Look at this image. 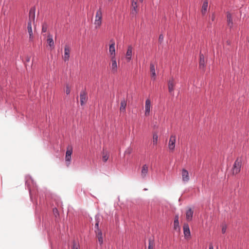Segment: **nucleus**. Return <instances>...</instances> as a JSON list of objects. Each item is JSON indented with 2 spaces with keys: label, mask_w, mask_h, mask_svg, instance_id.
<instances>
[{
  "label": "nucleus",
  "mask_w": 249,
  "mask_h": 249,
  "mask_svg": "<svg viewBox=\"0 0 249 249\" xmlns=\"http://www.w3.org/2000/svg\"><path fill=\"white\" fill-rule=\"evenodd\" d=\"M65 92L67 95L69 94L71 92V88L68 84L66 86Z\"/></svg>",
  "instance_id": "obj_32"
},
{
  "label": "nucleus",
  "mask_w": 249,
  "mask_h": 249,
  "mask_svg": "<svg viewBox=\"0 0 249 249\" xmlns=\"http://www.w3.org/2000/svg\"><path fill=\"white\" fill-rule=\"evenodd\" d=\"M70 48L68 45H65L64 48V60L65 61H68L70 58Z\"/></svg>",
  "instance_id": "obj_14"
},
{
  "label": "nucleus",
  "mask_w": 249,
  "mask_h": 249,
  "mask_svg": "<svg viewBox=\"0 0 249 249\" xmlns=\"http://www.w3.org/2000/svg\"><path fill=\"white\" fill-rule=\"evenodd\" d=\"M182 180L183 182H188L190 180L189 172L185 169H182L181 172Z\"/></svg>",
  "instance_id": "obj_6"
},
{
  "label": "nucleus",
  "mask_w": 249,
  "mask_h": 249,
  "mask_svg": "<svg viewBox=\"0 0 249 249\" xmlns=\"http://www.w3.org/2000/svg\"><path fill=\"white\" fill-rule=\"evenodd\" d=\"M226 230H227V226L226 224H223L222 225V229H221V231L222 232V233H225L226 231Z\"/></svg>",
  "instance_id": "obj_33"
},
{
  "label": "nucleus",
  "mask_w": 249,
  "mask_h": 249,
  "mask_svg": "<svg viewBox=\"0 0 249 249\" xmlns=\"http://www.w3.org/2000/svg\"><path fill=\"white\" fill-rule=\"evenodd\" d=\"M103 14L101 8H100L97 10L95 17L94 24L95 29H99L102 23Z\"/></svg>",
  "instance_id": "obj_1"
},
{
  "label": "nucleus",
  "mask_w": 249,
  "mask_h": 249,
  "mask_svg": "<svg viewBox=\"0 0 249 249\" xmlns=\"http://www.w3.org/2000/svg\"><path fill=\"white\" fill-rule=\"evenodd\" d=\"M159 39L160 41H162V40H163V36L162 35H160Z\"/></svg>",
  "instance_id": "obj_36"
},
{
  "label": "nucleus",
  "mask_w": 249,
  "mask_h": 249,
  "mask_svg": "<svg viewBox=\"0 0 249 249\" xmlns=\"http://www.w3.org/2000/svg\"><path fill=\"white\" fill-rule=\"evenodd\" d=\"M96 237L98 239L99 243L102 245L103 243V233L101 230L98 229V230L95 231Z\"/></svg>",
  "instance_id": "obj_13"
},
{
  "label": "nucleus",
  "mask_w": 249,
  "mask_h": 249,
  "mask_svg": "<svg viewBox=\"0 0 249 249\" xmlns=\"http://www.w3.org/2000/svg\"><path fill=\"white\" fill-rule=\"evenodd\" d=\"M150 73L151 75L152 78H153L154 80L156 78V71L155 67L153 64H150Z\"/></svg>",
  "instance_id": "obj_23"
},
{
  "label": "nucleus",
  "mask_w": 249,
  "mask_h": 249,
  "mask_svg": "<svg viewBox=\"0 0 249 249\" xmlns=\"http://www.w3.org/2000/svg\"><path fill=\"white\" fill-rule=\"evenodd\" d=\"M109 158V153L107 151H104L102 153V160L104 162H106Z\"/></svg>",
  "instance_id": "obj_26"
},
{
  "label": "nucleus",
  "mask_w": 249,
  "mask_h": 249,
  "mask_svg": "<svg viewBox=\"0 0 249 249\" xmlns=\"http://www.w3.org/2000/svg\"><path fill=\"white\" fill-rule=\"evenodd\" d=\"M241 166L242 160L240 159L237 158L235 161L232 169L233 174H237L239 173L240 171Z\"/></svg>",
  "instance_id": "obj_2"
},
{
  "label": "nucleus",
  "mask_w": 249,
  "mask_h": 249,
  "mask_svg": "<svg viewBox=\"0 0 249 249\" xmlns=\"http://www.w3.org/2000/svg\"><path fill=\"white\" fill-rule=\"evenodd\" d=\"M132 11L131 13L133 15H136L137 13V2L134 0L131 1Z\"/></svg>",
  "instance_id": "obj_18"
},
{
  "label": "nucleus",
  "mask_w": 249,
  "mask_h": 249,
  "mask_svg": "<svg viewBox=\"0 0 249 249\" xmlns=\"http://www.w3.org/2000/svg\"><path fill=\"white\" fill-rule=\"evenodd\" d=\"M176 85V82L173 77H171L168 81V89L169 93L173 95H174V91L175 89V87Z\"/></svg>",
  "instance_id": "obj_3"
},
{
  "label": "nucleus",
  "mask_w": 249,
  "mask_h": 249,
  "mask_svg": "<svg viewBox=\"0 0 249 249\" xmlns=\"http://www.w3.org/2000/svg\"><path fill=\"white\" fill-rule=\"evenodd\" d=\"M158 141V135L157 132H154L153 134L152 142L153 145H157Z\"/></svg>",
  "instance_id": "obj_25"
},
{
  "label": "nucleus",
  "mask_w": 249,
  "mask_h": 249,
  "mask_svg": "<svg viewBox=\"0 0 249 249\" xmlns=\"http://www.w3.org/2000/svg\"><path fill=\"white\" fill-rule=\"evenodd\" d=\"M152 108L151 102L149 99H147L145 101V115L148 116L150 115V111Z\"/></svg>",
  "instance_id": "obj_5"
},
{
  "label": "nucleus",
  "mask_w": 249,
  "mask_h": 249,
  "mask_svg": "<svg viewBox=\"0 0 249 249\" xmlns=\"http://www.w3.org/2000/svg\"><path fill=\"white\" fill-rule=\"evenodd\" d=\"M27 32L29 35V41L32 42L34 40V36L33 35L32 23L31 22H28L27 24Z\"/></svg>",
  "instance_id": "obj_12"
},
{
  "label": "nucleus",
  "mask_w": 249,
  "mask_h": 249,
  "mask_svg": "<svg viewBox=\"0 0 249 249\" xmlns=\"http://www.w3.org/2000/svg\"><path fill=\"white\" fill-rule=\"evenodd\" d=\"M143 0H140V1H142Z\"/></svg>",
  "instance_id": "obj_41"
},
{
  "label": "nucleus",
  "mask_w": 249,
  "mask_h": 249,
  "mask_svg": "<svg viewBox=\"0 0 249 249\" xmlns=\"http://www.w3.org/2000/svg\"><path fill=\"white\" fill-rule=\"evenodd\" d=\"M47 42L50 47L54 48V42L53 39V36L50 34L48 35Z\"/></svg>",
  "instance_id": "obj_19"
},
{
  "label": "nucleus",
  "mask_w": 249,
  "mask_h": 249,
  "mask_svg": "<svg viewBox=\"0 0 249 249\" xmlns=\"http://www.w3.org/2000/svg\"><path fill=\"white\" fill-rule=\"evenodd\" d=\"M55 211L56 212H57V209H55H55H53V212H55Z\"/></svg>",
  "instance_id": "obj_39"
},
{
  "label": "nucleus",
  "mask_w": 249,
  "mask_h": 249,
  "mask_svg": "<svg viewBox=\"0 0 249 249\" xmlns=\"http://www.w3.org/2000/svg\"><path fill=\"white\" fill-rule=\"evenodd\" d=\"M99 221L96 219V223L95 225V227L97 228L96 230H98V229H99Z\"/></svg>",
  "instance_id": "obj_35"
},
{
  "label": "nucleus",
  "mask_w": 249,
  "mask_h": 249,
  "mask_svg": "<svg viewBox=\"0 0 249 249\" xmlns=\"http://www.w3.org/2000/svg\"><path fill=\"white\" fill-rule=\"evenodd\" d=\"M132 53V47L129 45L127 49V51L125 54V57L127 61H129L131 59Z\"/></svg>",
  "instance_id": "obj_16"
},
{
  "label": "nucleus",
  "mask_w": 249,
  "mask_h": 249,
  "mask_svg": "<svg viewBox=\"0 0 249 249\" xmlns=\"http://www.w3.org/2000/svg\"><path fill=\"white\" fill-rule=\"evenodd\" d=\"M35 8L34 7H32L29 12V21L28 22H31V23H34L35 20Z\"/></svg>",
  "instance_id": "obj_8"
},
{
  "label": "nucleus",
  "mask_w": 249,
  "mask_h": 249,
  "mask_svg": "<svg viewBox=\"0 0 249 249\" xmlns=\"http://www.w3.org/2000/svg\"><path fill=\"white\" fill-rule=\"evenodd\" d=\"M208 5V0H204L202 6L201 13L203 15H205L207 11Z\"/></svg>",
  "instance_id": "obj_17"
},
{
  "label": "nucleus",
  "mask_w": 249,
  "mask_h": 249,
  "mask_svg": "<svg viewBox=\"0 0 249 249\" xmlns=\"http://www.w3.org/2000/svg\"><path fill=\"white\" fill-rule=\"evenodd\" d=\"M205 64V60L204 56L203 54H200V60H199V67L200 68H203Z\"/></svg>",
  "instance_id": "obj_27"
},
{
  "label": "nucleus",
  "mask_w": 249,
  "mask_h": 249,
  "mask_svg": "<svg viewBox=\"0 0 249 249\" xmlns=\"http://www.w3.org/2000/svg\"><path fill=\"white\" fill-rule=\"evenodd\" d=\"M111 64L110 67H111V72L113 73H116L117 72V68H118L116 58H113V57L111 58Z\"/></svg>",
  "instance_id": "obj_9"
},
{
  "label": "nucleus",
  "mask_w": 249,
  "mask_h": 249,
  "mask_svg": "<svg viewBox=\"0 0 249 249\" xmlns=\"http://www.w3.org/2000/svg\"><path fill=\"white\" fill-rule=\"evenodd\" d=\"M80 104L81 106L84 105L87 101V94L85 91H82L80 94Z\"/></svg>",
  "instance_id": "obj_10"
},
{
  "label": "nucleus",
  "mask_w": 249,
  "mask_h": 249,
  "mask_svg": "<svg viewBox=\"0 0 249 249\" xmlns=\"http://www.w3.org/2000/svg\"><path fill=\"white\" fill-rule=\"evenodd\" d=\"M209 249H213V245L212 244V243H210V244Z\"/></svg>",
  "instance_id": "obj_38"
},
{
  "label": "nucleus",
  "mask_w": 249,
  "mask_h": 249,
  "mask_svg": "<svg viewBox=\"0 0 249 249\" xmlns=\"http://www.w3.org/2000/svg\"><path fill=\"white\" fill-rule=\"evenodd\" d=\"M48 29V26L46 23H43L42 27V32L46 33Z\"/></svg>",
  "instance_id": "obj_31"
},
{
  "label": "nucleus",
  "mask_w": 249,
  "mask_h": 249,
  "mask_svg": "<svg viewBox=\"0 0 249 249\" xmlns=\"http://www.w3.org/2000/svg\"><path fill=\"white\" fill-rule=\"evenodd\" d=\"M183 233L186 239H188L190 237V231L188 224L185 223L183 225Z\"/></svg>",
  "instance_id": "obj_11"
},
{
  "label": "nucleus",
  "mask_w": 249,
  "mask_h": 249,
  "mask_svg": "<svg viewBox=\"0 0 249 249\" xmlns=\"http://www.w3.org/2000/svg\"><path fill=\"white\" fill-rule=\"evenodd\" d=\"M176 142V136L174 134H172L170 137L169 143H168V148L170 150L173 151L175 149V143Z\"/></svg>",
  "instance_id": "obj_4"
},
{
  "label": "nucleus",
  "mask_w": 249,
  "mask_h": 249,
  "mask_svg": "<svg viewBox=\"0 0 249 249\" xmlns=\"http://www.w3.org/2000/svg\"><path fill=\"white\" fill-rule=\"evenodd\" d=\"M148 172V166L147 164H144L141 170V177L142 178H144L146 176Z\"/></svg>",
  "instance_id": "obj_15"
},
{
  "label": "nucleus",
  "mask_w": 249,
  "mask_h": 249,
  "mask_svg": "<svg viewBox=\"0 0 249 249\" xmlns=\"http://www.w3.org/2000/svg\"><path fill=\"white\" fill-rule=\"evenodd\" d=\"M72 153V147L71 145H68L67 147L66 155L71 156Z\"/></svg>",
  "instance_id": "obj_28"
},
{
  "label": "nucleus",
  "mask_w": 249,
  "mask_h": 249,
  "mask_svg": "<svg viewBox=\"0 0 249 249\" xmlns=\"http://www.w3.org/2000/svg\"><path fill=\"white\" fill-rule=\"evenodd\" d=\"M227 20L228 25L230 28H231L232 26L233 22H232L231 15L229 13H228L227 14Z\"/></svg>",
  "instance_id": "obj_21"
},
{
  "label": "nucleus",
  "mask_w": 249,
  "mask_h": 249,
  "mask_svg": "<svg viewBox=\"0 0 249 249\" xmlns=\"http://www.w3.org/2000/svg\"><path fill=\"white\" fill-rule=\"evenodd\" d=\"M65 161L67 166H69L71 162V156L65 155Z\"/></svg>",
  "instance_id": "obj_30"
},
{
  "label": "nucleus",
  "mask_w": 249,
  "mask_h": 249,
  "mask_svg": "<svg viewBox=\"0 0 249 249\" xmlns=\"http://www.w3.org/2000/svg\"><path fill=\"white\" fill-rule=\"evenodd\" d=\"M110 42L111 43L109 45V53L111 58H115V42L113 40H111Z\"/></svg>",
  "instance_id": "obj_7"
},
{
  "label": "nucleus",
  "mask_w": 249,
  "mask_h": 249,
  "mask_svg": "<svg viewBox=\"0 0 249 249\" xmlns=\"http://www.w3.org/2000/svg\"><path fill=\"white\" fill-rule=\"evenodd\" d=\"M72 249H78V245H77L75 242L73 243Z\"/></svg>",
  "instance_id": "obj_34"
},
{
  "label": "nucleus",
  "mask_w": 249,
  "mask_h": 249,
  "mask_svg": "<svg viewBox=\"0 0 249 249\" xmlns=\"http://www.w3.org/2000/svg\"><path fill=\"white\" fill-rule=\"evenodd\" d=\"M193 211L191 209H189L186 213V220L188 221H191L193 218Z\"/></svg>",
  "instance_id": "obj_20"
},
{
  "label": "nucleus",
  "mask_w": 249,
  "mask_h": 249,
  "mask_svg": "<svg viewBox=\"0 0 249 249\" xmlns=\"http://www.w3.org/2000/svg\"><path fill=\"white\" fill-rule=\"evenodd\" d=\"M174 228L176 230H179L178 215H176L175 217L174 221Z\"/></svg>",
  "instance_id": "obj_22"
},
{
  "label": "nucleus",
  "mask_w": 249,
  "mask_h": 249,
  "mask_svg": "<svg viewBox=\"0 0 249 249\" xmlns=\"http://www.w3.org/2000/svg\"><path fill=\"white\" fill-rule=\"evenodd\" d=\"M27 61H29V58H28L27 60Z\"/></svg>",
  "instance_id": "obj_40"
},
{
  "label": "nucleus",
  "mask_w": 249,
  "mask_h": 249,
  "mask_svg": "<svg viewBox=\"0 0 249 249\" xmlns=\"http://www.w3.org/2000/svg\"><path fill=\"white\" fill-rule=\"evenodd\" d=\"M108 1H110L111 0H108Z\"/></svg>",
  "instance_id": "obj_42"
},
{
  "label": "nucleus",
  "mask_w": 249,
  "mask_h": 249,
  "mask_svg": "<svg viewBox=\"0 0 249 249\" xmlns=\"http://www.w3.org/2000/svg\"><path fill=\"white\" fill-rule=\"evenodd\" d=\"M155 247L154 241L151 239L149 240L148 249H153Z\"/></svg>",
  "instance_id": "obj_29"
},
{
  "label": "nucleus",
  "mask_w": 249,
  "mask_h": 249,
  "mask_svg": "<svg viewBox=\"0 0 249 249\" xmlns=\"http://www.w3.org/2000/svg\"><path fill=\"white\" fill-rule=\"evenodd\" d=\"M126 106V102L124 99H123L121 102V106L120 108V110L121 112H125V107Z\"/></svg>",
  "instance_id": "obj_24"
},
{
  "label": "nucleus",
  "mask_w": 249,
  "mask_h": 249,
  "mask_svg": "<svg viewBox=\"0 0 249 249\" xmlns=\"http://www.w3.org/2000/svg\"><path fill=\"white\" fill-rule=\"evenodd\" d=\"M215 18V17L214 14H213L212 15V17H211V19H212V21H214Z\"/></svg>",
  "instance_id": "obj_37"
}]
</instances>
